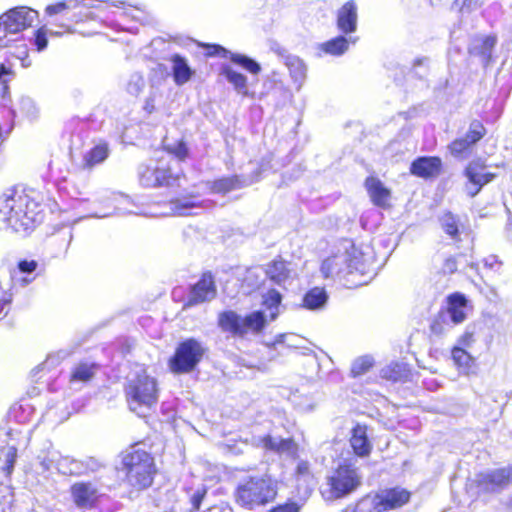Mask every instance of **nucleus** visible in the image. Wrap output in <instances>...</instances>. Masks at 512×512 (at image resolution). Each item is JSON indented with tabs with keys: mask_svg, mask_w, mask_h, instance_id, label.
I'll list each match as a JSON object with an SVG mask.
<instances>
[{
	"mask_svg": "<svg viewBox=\"0 0 512 512\" xmlns=\"http://www.w3.org/2000/svg\"><path fill=\"white\" fill-rule=\"evenodd\" d=\"M452 359L462 369H469L473 364L472 356L463 347H454L452 349Z\"/></svg>",
	"mask_w": 512,
	"mask_h": 512,
	"instance_id": "40",
	"label": "nucleus"
},
{
	"mask_svg": "<svg viewBox=\"0 0 512 512\" xmlns=\"http://www.w3.org/2000/svg\"><path fill=\"white\" fill-rule=\"evenodd\" d=\"M365 187L371 198V201L379 207H386L388 205L391 192L384 184L376 177H368L365 181Z\"/></svg>",
	"mask_w": 512,
	"mask_h": 512,
	"instance_id": "22",
	"label": "nucleus"
},
{
	"mask_svg": "<svg viewBox=\"0 0 512 512\" xmlns=\"http://www.w3.org/2000/svg\"><path fill=\"white\" fill-rule=\"evenodd\" d=\"M369 499H363L357 503L353 510H345L343 512H373Z\"/></svg>",
	"mask_w": 512,
	"mask_h": 512,
	"instance_id": "53",
	"label": "nucleus"
},
{
	"mask_svg": "<svg viewBox=\"0 0 512 512\" xmlns=\"http://www.w3.org/2000/svg\"><path fill=\"white\" fill-rule=\"evenodd\" d=\"M164 147L169 154L174 155L179 160H184L188 155V149L183 141L169 143L166 140Z\"/></svg>",
	"mask_w": 512,
	"mask_h": 512,
	"instance_id": "44",
	"label": "nucleus"
},
{
	"mask_svg": "<svg viewBox=\"0 0 512 512\" xmlns=\"http://www.w3.org/2000/svg\"><path fill=\"white\" fill-rule=\"evenodd\" d=\"M285 65L289 69L291 77L297 83H302L306 76V67L302 60L296 56H287Z\"/></svg>",
	"mask_w": 512,
	"mask_h": 512,
	"instance_id": "33",
	"label": "nucleus"
},
{
	"mask_svg": "<svg viewBox=\"0 0 512 512\" xmlns=\"http://www.w3.org/2000/svg\"><path fill=\"white\" fill-rule=\"evenodd\" d=\"M17 51L13 52V55L21 60L22 66L27 68L31 65V61L28 60V52L26 45H21L16 48Z\"/></svg>",
	"mask_w": 512,
	"mask_h": 512,
	"instance_id": "50",
	"label": "nucleus"
},
{
	"mask_svg": "<svg viewBox=\"0 0 512 512\" xmlns=\"http://www.w3.org/2000/svg\"><path fill=\"white\" fill-rule=\"evenodd\" d=\"M484 265L486 267H489L490 269L497 271L501 267L502 263L498 260L497 256L490 255L484 259Z\"/></svg>",
	"mask_w": 512,
	"mask_h": 512,
	"instance_id": "54",
	"label": "nucleus"
},
{
	"mask_svg": "<svg viewBox=\"0 0 512 512\" xmlns=\"http://www.w3.org/2000/svg\"><path fill=\"white\" fill-rule=\"evenodd\" d=\"M410 494L404 489H386L377 493L374 497L368 498L371 507L375 512H384L396 509L408 502Z\"/></svg>",
	"mask_w": 512,
	"mask_h": 512,
	"instance_id": "11",
	"label": "nucleus"
},
{
	"mask_svg": "<svg viewBox=\"0 0 512 512\" xmlns=\"http://www.w3.org/2000/svg\"><path fill=\"white\" fill-rule=\"evenodd\" d=\"M170 61L172 63V72L175 83L177 85H184L187 83L194 74V71L187 63V60L180 55L175 54L171 56Z\"/></svg>",
	"mask_w": 512,
	"mask_h": 512,
	"instance_id": "26",
	"label": "nucleus"
},
{
	"mask_svg": "<svg viewBox=\"0 0 512 512\" xmlns=\"http://www.w3.org/2000/svg\"><path fill=\"white\" fill-rule=\"evenodd\" d=\"M409 372L407 364L395 362L382 369V376L388 380L402 381L408 378Z\"/></svg>",
	"mask_w": 512,
	"mask_h": 512,
	"instance_id": "30",
	"label": "nucleus"
},
{
	"mask_svg": "<svg viewBox=\"0 0 512 512\" xmlns=\"http://www.w3.org/2000/svg\"><path fill=\"white\" fill-rule=\"evenodd\" d=\"M290 264L283 260H274L267 265V277L278 285H285L292 276Z\"/></svg>",
	"mask_w": 512,
	"mask_h": 512,
	"instance_id": "24",
	"label": "nucleus"
},
{
	"mask_svg": "<svg viewBox=\"0 0 512 512\" xmlns=\"http://www.w3.org/2000/svg\"><path fill=\"white\" fill-rule=\"evenodd\" d=\"M485 129L483 125L479 122H472L469 130L463 137V139L466 140V142L472 146L476 142H478L483 136H484Z\"/></svg>",
	"mask_w": 512,
	"mask_h": 512,
	"instance_id": "41",
	"label": "nucleus"
},
{
	"mask_svg": "<svg viewBox=\"0 0 512 512\" xmlns=\"http://www.w3.org/2000/svg\"><path fill=\"white\" fill-rule=\"evenodd\" d=\"M475 342L474 332L467 329L462 336L458 339V345L456 347H463V349L469 348Z\"/></svg>",
	"mask_w": 512,
	"mask_h": 512,
	"instance_id": "49",
	"label": "nucleus"
},
{
	"mask_svg": "<svg viewBox=\"0 0 512 512\" xmlns=\"http://www.w3.org/2000/svg\"><path fill=\"white\" fill-rule=\"evenodd\" d=\"M269 322L271 321L261 310L252 311L244 316L234 311H226L219 315V326L224 331L240 337L260 334Z\"/></svg>",
	"mask_w": 512,
	"mask_h": 512,
	"instance_id": "5",
	"label": "nucleus"
},
{
	"mask_svg": "<svg viewBox=\"0 0 512 512\" xmlns=\"http://www.w3.org/2000/svg\"><path fill=\"white\" fill-rule=\"evenodd\" d=\"M299 506L295 503H288L285 505L278 506L270 512H298Z\"/></svg>",
	"mask_w": 512,
	"mask_h": 512,
	"instance_id": "56",
	"label": "nucleus"
},
{
	"mask_svg": "<svg viewBox=\"0 0 512 512\" xmlns=\"http://www.w3.org/2000/svg\"><path fill=\"white\" fill-rule=\"evenodd\" d=\"M355 43L356 38L338 36L323 44V50L331 55H342L348 50L349 43Z\"/></svg>",
	"mask_w": 512,
	"mask_h": 512,
	"instance_id": "32",
	"label": "nucleus"
},
{
	"mask_svg": "<svg viewBox=\"0 0 512 512\" xmlns=\"http://www.w3.org/2000/svg\"><path fill=\"white\" fill-rule=\"evenodd\" d=\"M275 495L276 491L270 480L250 478L239 485L236 499L240 505L252 509L255 506L271 501Z\"/></svg>",
	"mask_w": 512,
	"mask_h": 512,
	"instance_id": "8",
	"label": "nucleus"
},
{
	"mask_svg": "<svg viewBox=\"0 0 512 512\" xmlns=\"http://www.w3.org/2000/svg\"><path fill=\"white\" fill-rule=\"evenodd\" d=\"M243 185L244 183L238 176H232L215 181L212 189L217 193H227L231 190L240 188Z\"/></svg>",
	"mask_w": 512,
	"mask_h": 512,
	"instance_id": "37",
	"label": "nucleus"
},
{
	"mask_svg": "<svg viewBox=\"0 0 512 512\" xmlns=\"http://www.w3.org/2000/svg\"><path fill=\"white\" fill-rule=\"evenodd\" d=\"M296 473L298 477H303L305 481L311 478L309 463L306 461H300L297 464Z\"/></svg>",
	"mask_w": 512,
	"mask_h": 512,
	"instance_id": "51",
	"label": "nucleus"
},
{
	"mask_svg": "<svg viewBox=\"0 0 512 512\" xmlns=\"http://www.w3.org/2000/svg\"><path fill=\"white\" fill-rule=\"evenodd\" d=\"M468 311L467 300L463 295L455 293L448 297L446 315L454 324L462 323L467 318Z\"/></svg>",
	"mask_w": 512,
	"mask_h": 512,
	"instance_id": "23",
	"label": "nucleus"
},
{
	"mask_svg": "<svg viewBox=\"0 0 512 512\" xmlns=\"http://www.w3.org/2000/svg\"><path fill=\"white\" fill-rule=\"evenodd\" d=\"M56 462L57 469L65 475L80 474L82 467L79 461L72 459L68 456L60 457L58 460L52 459Z\"/></svg>",
	"mask_w": 512,
	"mask_h": 512,
	"instance_id": "34",
	"label": "nucleus"
},
{
	"mask_svg": "<svg viewBox=\"0 0 512 512\" xmlns=\"http://www.w3.org/2000/svg\"><path fill=\"white\" fill-rule=\"evenodd\" d=\"M145 86V80L142 76L135 74L131 76V79L128 83L127 89L129 93L137 95L139 94Z\"/></svg>",
	"mask_w": 512,
	"mask_h": 512,
	"instance_id": "48",
	"label": "nucleus"
},
{
	"mask_svg": "<svg viewBox=\"0 0 512 512\" xmlns=\"http://www.w3.org/2000/svg\"><path fill=\"white\" fill-rule=\"evenodd\" d=\"M109 154V148L106 143H99L84 155V164L87 167H93L103 162Z\"/></svg>",
	"mask_w": 512,
	"mask_h": 512,
	"instance_id": "31",
	"label": "nucleus"
},
{
	"mask_svg": "<svg viewBox=\"0 0 512 512\" xmlns=\"http://www.w3.org/2000/svg\"><path fill=\"white\" fill-rule=\"evenodd\" d=\"M35 45L37 46L38 51L44 50L47 46L46 31L43 28L39 29L36 33Z\"/></svg>",
	"mask_w": 512,
	"mask_h": 512,
	"instance_id": "52",
	"label": "nucleus"
},
{
	"mask_svg": "<svg viewBox=\"0 0 512 512\" xmlns=\"http://www.w3.org/2000/svg\"><path fill=\"white\" fill-rule=\"evenodd\" d=\"M467 179L465 190L471 197L476 196L482 187L491 182L495 175L487 170L486 165L481 160L470 162L464 170Z\"/></svg>",
	"mask_w": 512,
	"mask_h": 512,
	"instance_id": "10",
	"label": "nucleus"
},
{
	"mask_svg": "<svg viewBox=\"0 0 512 512\" xmlns=\"http://www.w3.org/2000/svg\"><path fill=\"white\" fill-rule=\"evenodd\" d=\"M512 483V467L491 470L481 475L480 484L487 491H497Z\"/></svg>",
	"mask_w": 512,
	"mask_h": 512,
	"instance_id": "13",
	"label": "nucleus"
},
{
	"mask_svg": "<svg viewBox=\"0 0 512 512\" xmlns=\"http://www.w3.org/2000/svg\"><path fill=\"white\" fill-rule=\"evenodd\" d=\"M11 301L10 298L0 299V313L3 311L4 306Z\"/></svg>",
	"mask_w": 512,
	"mask_h": 512,
	"instance_id": "62",
	"label": "nucleus"
},
{
	"mask_svg": "<svg viewBox=\"0 0 512 512\" xmlns=\"http://www.w3.org/2000/svg\"><path fill=\"white\" fill-rule=\"evenodd\" d=\"M205 494H206L205 489L198 490L194 493V495L191 498V502H192L194 509H199L200 503H201L202 499L204 498Z\"/></svg>",
	"mask_w": 512,
	"mask_h": 512,
	"instance_id": "58",
	"label": "nucleus"
},
{
	"mask_svg": "<svg viewBox=\"0 0 512 512\" xmlns=\"http://www.w3.org/2000/svg\"><path fill=\"white\" fill-rule=\"evenodd\" d=\"M70 493L74 504L81 509L92 508L100 496L99 488L93 482H76Z\"/></svg>",
	"mask_w": 512,
	"mask_h": 512,
	"instance_id": "12",
	"label": "nucleus"
},
{
	"mask_svg": "<svg viewBox=\"0 0 512 512\" xmlns=\"http://www.w3.org/2000/svg\"><path fill=\"white\" fill-rule=\"evenodd\" d=\"M255 445L289 457H295L298 451V446L292 439H281L270 435L258 437L255 439Z\"/></svg>",
	"mask_w": 512,
	"mask_h": 512,
	"instance_id": "14",
	"label": "nucleus"
},
{
	"mask_svg": "<svg viewBox=\"0 0 512 512\" xmlns=\"http://www.w3.org/2000/svg\"><path fill=\"white\" fill-rule=\"evenodd\" d=\"M373 365V360L369 356L356 359L351 367V374L354 377L365 374Z\"/></svg>",
	"mask_w": 512,
	"mask_h": 512,
	"instance_id": "42",
	"label": "nucleus"
},
{
	"mask_svg": "<svg viewBox=\"0 0 512 512\" xmlns=\"http://www.w3.org/2000/svg\"><path fill=\"white\" fill-rule=\"evenodd\" d=\"M207 512H233L232 508L225 503L210 507Z\"/></svg>",
	"mask_w": 512,
	"mask_h": 512,
	"instance_id": "59",
	"label": "nucleus"
},
{
	"mask_svg": "<svg viewBox=\"0 0 512 512\" xmlns=\"http://www.w3.org/2000/svg\"><path fill=\"white\" fill-rule=\"evenodd\" d=\"M361 484V475L351 460H344L326 478L323 495L328 500L344 497Z\"/></svg>",
	"mask_w": 512,
	"mask_h": 512,
	"instance_id": "4",
	"label": "nucleus"
},
{
	"mask_svg": "<svg viewBox=\"0 0 512 512\" xmlns=\"http://www.w3.org/2000/svg\"><path fill=\"white\" fill-rule=\"evenodd\" d=\"M207 54L209 56H221V57L229 56L232 62L241 65L247 71H249L250 73L255 74V75L258 74L261 70L260 65L253 59H251L245 55L233 54L219 45L209 46Z\"/></svg>",
	"mask_w": 512,
	"mask_h": 512,
	"instance_id": "19",
	"label": "nucleus"
},
{
	"mask_svg": "<svg viewBox=\"0 0 512 512\" xmlns=\"http://www.w3.org/2000/svg\"><path fill=\"white\" fill-rule=\"evenodd\" d=\"M122 469L131 486L143 489L152 483V475L155 472L154 460L147 451L132 447L122 456Z\"/></svg>",
	"mask_w": 512,
	"mask_h": 512,
	"instance_id": "3",
	"label": "nucleus"
},
{
	"mask_svg": "<svg viewBox=\"0 0 512 512\" xmlns=\"http://www.w3.org/2000/svg\"><path fill=\"white\" fill-rule=\"evenodd\" d=\"M111 5L115 6V7H124L126 5V3L123 1H115V2H112Z\"/></svg>",
	"mask_w": 512,
	"mask_h": 512,
	"instance_id": "63",
	"label": "nucleus"
},
{
	"mask_svg": "<svg viewBox=\"0 0 512 512\" xmlns=\"http://www.w3.org/2000/svg\"><path fill=\"white\" fill-rule=\"evenodd\" d=\"M138 175L141 184L146 187L180 185V174H173L169 167L159 166L153 162L140 165Z\"/></svg>",
	"mask_w": 512,
	"mask_h": 512,
	"instance_id": "9",
	"label": "nucleus"
},
{
	"mask_svg": "<svg viewBox=\"0 0 512 512\" xmlns=\"http://www.w3.org/2000/svg\"><path fill=\"white\" fill-rule=\"evenodd\" d=\"M35 261H21L19 263V271L22 273H31L36 269Z\"/></svg>",
	"mask_w": 512,
	"mask_h": 512,
	"instance_id": "57",
	"label": "nucleus"
},
{
	"mask_svg": "<svg viewBox=\"0 0 512 512\" xmlns=\"http://www.w3.org/2000/svg\"><path fill=\"white\" fill-rule=\"evenodd\" d=\"M441 159L438 157H420L411 165V173L422 178L434 177L440 173Z\"/></svg>",
	"mask_w": 512,
	"mask_h": 512,
	"instance_id": "21",
	"label": "nucleus"
},
{
	"mask_svg": "<svg viewBox=\"0 0 512 512\" xmlns=\"http://www.w3.org/2000/svg\"><path fill=\"white\" fill-rule=\"evenodd\" d=\"M125 391L130 410L141 417L158 401L157 381L144 369L128 380Z\"/></svg>",
	"mask_w": 512,
	"mask_h": 512,
	"instance_id": "2",
	"label": "nucleus"
},
{
	"mask_svg": "<svg viewBox=\"0 0 512 512\" xmlns=\"http://www.w3.org/2000/svg\"><path fill=\"white\" fill-rule=\"evenodd\" d=\"M291 337H294L293 335H288V334H281V335H278L275 339V341L273 342V345H277V344H282V343H285L286 340L288 338H291Z\"/></svg>",
	"mask_w": 512,
	"mask_h": 512,
	"instance_id": "61",
	"label": "nucleus"
},
{
	"mask_svg": "<svg viewBox=\"0 0 512 512\" xmlns=\"http://www.w3.org/2000/svg\"><path fill=\"white\" fill-rule=\"evenodd\" d=\"M42 219L40 204L24 190H8L0 196V228L26 232Z\"/></svg>",
	"mask_w": 512,
	"mask_h": 512,
	"instance_id": "1",
	"label": "nucleus"
},
{
	"mask_svg": "<svg viewBox=\"0 0 512 512\" xmlns=\"http://www.w3.org/2000/svg\"><path fill=\"white\" fill-rule=\"evenodd\" d=\"M13 73L9 67L4 63H0V94L4 97L8 90V82L10 81Z\"/></svg>",
	"mask_w": 512,
	"mask_h": 512,
	"instance_id": "45",
	"label": "nucleus"
},
{
	"mask_svg": "<svg viewBox=\"0 0 512 512\" xmlns=\"http://www.w3.org/2000/svg\"><path fill=\"white\" fill-rule=\"evenodd\" d=\"M350 446L359 457H367L372 451V443L368 438L367 427L357 424L351 431Z\"/></svg>",
	"mask_w": 512,
	"mask_h": 512,
	"instance_id": "20",
	"label": "nucleus"
},
{
	"mask_svg": "<svg viewBox=\"0 0 512 512\" xmlns=\"http://www.w3.org/2000/svg\"><path fill=\"white\" fill-rule=\"evenodd\" d=\"M457 269V260L456 258L450 257L447 258L443 264L442 270L444 273H453Z\"/></svg>",
	"mask_w": 512,
	"mask_h": 512,
	"instance_id": "55",
	"label": "nucleus"
},
{
	"mask_svg": "<svg viewBox=\"0 0 512 512\" xmlns=\"http://www.w3.org/2000/svg\"><path fill=\"white\" fill-rule=\"evenodd\" d=\"M145 109H146L149 113H151V112H152V110H153V105H152V104H150V101H149V100L146 102Z\"/></svg>",
	"mask_w": 512,
	"mask_h": 512,
	"instance_id": "64",
	"label": "nucleus"
},
{
	"mask_svg": "<svg viewBox=\"0 0 512 512\" xmlns=\"http://www.w3.org/2000/svg\"><path fill=\"white\" fill-rule=\"evenodd\" d=\"M224 75L229 83H231L234 88L242 94L247 93V78L241 73H238L231 68L224 69Z\"/></svg>",
	"mask_w": 512,
	"mask_h": 512,
	"instance_id": "38",
	"label": "nucleus"
},
{
	"mask_svg": "<svg viewBox=\"0 0 512 512\" xmlns=\"http://www.w3.org/2000/svg\"><path fill=\"white\" fill-rule=\"evenodd\" d=\"M74 17H75L76 22L88 20V19H91V20L95 19V15L92 12H89L86 14L78 13Z\"/></svg>",
	"mask_w": 512,
	"mask_h": 512,
	"instance_id": "60",
	"label": "nucleus"
},
{
	"mask_svg": "<svg viewBox=\"0 0 512 512\" xmlns=\"http://www.w3.org/2000/svg\"><path fill=\"white\" fill-rule=\"evenodd\" d=\"M78 7H84L86 9H90V8H97V9H100L99 6H95L92 1H86V0H67V1H62V2H58L56 4H53V5H48L45 9L46 13L49 15V16H52V15H55V14H58V13H62L63 11L65 10H72V9H77Z\"/></svg>",
	"mask_w": 512,
	"mask_h": 512,
	"instance_id": "28",
	"label": "nucleus"
},
{
	"mask_svg": "<svg viewBox=\"0 0 512 512\" xmlns=\"http://www.w3.org/2000/svg\"><path fill=\"white\" fill-rule=\"evenodd\" d=\"M282 295L276 289H270L262 295V305L268 311V319L274 321L281 312Z\"/></svg>",
	"mask_w": 512,
	"mask_h": 512,
	"instance_id": "27",
	"label": "nucleus"
},
{
	"mask_svg": "<svg viewBox=\"0 0 512 512\" xmlns=\"http://www.w3.org/2000/svg\"><path fill=\"white\" fill-rule=\"evenodd\" d=\"M479 0H455L452 8L461 13L470 12L479 6Z\"/></svg>",
	"mask_w": 512,
	"mask_h": 512,
	"instance_id": "47",
	"label": "nucleus"
},
{
	"mask_svg": "<svg viewBox=\"0 0 512 512\" xmlns=\"http://www.w3.org/2000/svg\"><path fill=\"white\" fill-rule=\"evenodd\" d=\"M358 21L357 6L353 1L346 2L337 12V27L345 33L356 31Z\"/></svg>",
	"mask_w": 512,
	"mask_h": 512,
	"instance_id": "18",
	"label": "nucleus"
},
{
	"mask_svg": "<svg viewBox=\"0 0 512 512\" xmlns=\"http://www.w3.org/2000/svg\"><path fill=\"white\" fill-rule=\"evenodd\" d=\"M170 212L165 213L166 215L173 216H188L197 214L194 209H200L201 203L195 200L194 196L181 197L170 201Z\"/></svg>",
	"mask_w": 512,
	"mask_h": 512,
	"instance_id": "25",
	"label": "nucleus"
},
{
	"mask_svg": "<svg viewBox=\"0 0 512 512\" xmlns=\"http://www.w3.org/2000/svg\"><path fill=\"white\" fill-rule=\"evenodd\" d=\"M16 458L17 449L15 447L8 446L0 450V465L6 475L12 473Z\"/></svg>",
	"mask_w": 512,
	"mask_h": 512,
	"instance_id": "35",
	"label": "nucleus"
},
{
	"mask_svg": "<svg viewBox=\"0 0 512 512\" xmlns=\"http://www.w3.org/2000/svg\"><path fill=\"white\" fill-rule=\"evenodd\" d=\"M205 351L203 344L194 338L182 341L169 360L170 370L175 374L193 371L202 360Z\"/></svg>",
	"mask_w": 512,
	"mask_h": 512,
	"instance_id": "7",
	"label": "nucleus"
},
{
	"mask_svg": "<svg viewBox=\"0 0 512 512\" xmlns=\"http://www.w3.org/2000/svg\"><path fill=\"white\" fill-rule=\"evenodd\" d=\"M352 266V258L348 251L325 259L321 271L325 277L346 276L349 267Z\"/></svg>",
	"mask_w": 512,
	"mask_h": 512,
	"instance_id": "16",
	"label": "nucleus"
},
{
	"mask_svg": "<svg viewBox=\"0 0 512 512\" xmlns=\"http://www.w3.org/2000/svg\"><path fill=\"white\" fill-rule=\"evenodd\" d=\"M96 366L94 364L80 363L71 374V382H87L95 374Z\"/></svg>",
	"mask_w": 512,
	"mask_h": 512,
	"instance_id": "36",
	"label": "nucleus"
},
{
	"mask_svg": "<svg viewBox=\"0 0 512 512\" xmlns=\"http://www.w3.org/2000/svg\"><path fill=\"white\" fill-rule=\"evenodd\" d=\"M37 11L28 7H16L0 16V41L7 47L19 40L20 33L30 27L37 18Z\"/></svg>",
	"mask_w": 512,
	"mask_h": 512,
	"instance_id": "6",
	"label": "nucleus"
},
{
	"mask_svg": "<svg viewBox=\"0 0 512 512\" xmlns=\"http://www.w3.org/2000/svg\"><path fill=\"white\" fill-rule=\"evenodd\" d=\"M471 146L466 142L463 137L455 139L450 145L449 150L452 155L458 157L467 151Z\"/></svg>",
	"mask_w": 512,
	"mask_h": 512,
	"instance_id": "46",
	"label": "nucleus"
},
{
	"mask_svg": "<svg viewBox=\"0 0 512 512\" xmlns=\"http://www.w3.org/2000/svg\"><path fill=\"white\" fill-rule=\"evenodd\" d=\"M348 253L352 258V266L349 267L348 274L354 275L356 273H359L361 275H364L367 270V265L365 263L362 253L354 248L351 251H348Z\"/></svg>",
	"mask_w": 512,
	"mask_h": 512,
	"instance_id": "39",
	"label": "nucleus"
},
{
	"mask_svg": "<svg viewBox=\"0 0 512 512\" xmlns=\"http://www.w3.org/2000/svg\"><path fill=\"white\" fill-rule=\"evenodd\" d=\"M440 222L442 228L448 235L455 237L458 234L457 220L450 212L444 213L440 218Z\"/></svg>",
	"mask_w": 512,
	"mask_h": 512,
	"instance_id": "43",
	"label": "nucleus"
},
{
	"mask_svg": "<svg viewBox=\"0 0 512 512\" xmlns=\"http://www.w3.org/2000/svg\"><path fill=\"white\" fill-rule=\"evenodd\" d=\"M495 44L496 37L493 35L474 37L469 46V53L479 57L481 63L488 66L492 61V51Z\"/></svg>",
	"mask_w": 512,
	"mask_h": 512,
	"instance_id": "17",
	"label": "nucleus"
},
{
	"mask_svg": "<svg viewBox=\"0 0 512 512\" xmlns=\"http://www.w3.org/2000/svg\"><path fill=\"white\" fill-rule=\"evenodd\" d=\"M216 296V287L210 273L203 274L202 278L193 286L188 305H195L210 301Z\"/></svg>",
	"mask_w": 512,
	"mask_h": 512,
	"instance_id": "15",
	"label": "nucleus"
},
{
	"mask_svg": "<svg viewBox=\"0 0 512 512\" xmlns=\"http://www.w3.org/2000/svg\"><path fill=\"white\" fill-rule=\"evenodd\" d=\"M328 296L324 289L315 287L308 291L303 299L304 307L310 310H317L324 307Z\"/></svg>",
	"mask_w": 512,
	"mask_h": 512,
	"instance_id": "29",
	"label": "nucleus"
}]
</instances>
